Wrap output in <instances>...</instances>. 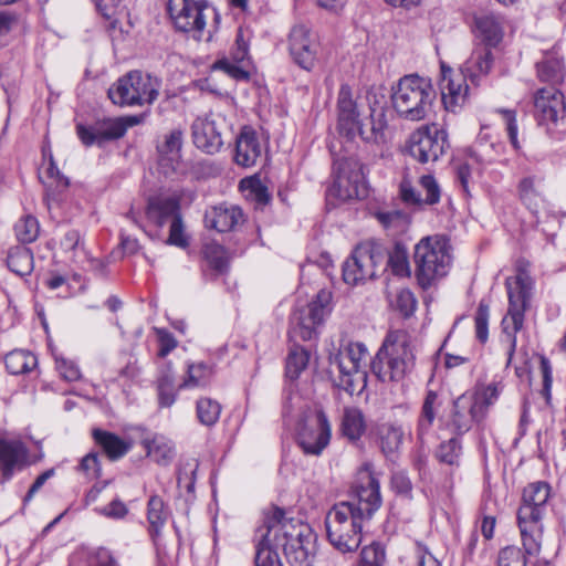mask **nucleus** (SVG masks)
Returning <instances> with one entry per match:
<instances>
[{
	"mask_svg": "<svg viewBox=\"0 0 566 566\" xmlns=\"http://www.w3.org/2000/svg\"><path fill=\"white\" fill-rule=\"evenodd\" d=\"M169 517L163 499L158 495H151L147 504V520L149 522V532L153 538L160 534L161 528Z\"/></svg>",
	"mask_w": 566,
	"mask_h": 566,
	"instance_id": "obj_35",
	"label": "nucleus"
},
{
	"mask_svg": "<svg viewBox=\"0 0 566 566\" xmlns=\"http://www.w3.org/2000/svg\"><path fill=\"white\" fill-rule=\"evenodd\" d=\"M178 390V387L176 388L175 386L172 365L171 363H168L157 379V397L159 407H171L177 399Z\"/></svg>",
	"mask_w": 566,
	"mask_h": 566,
	"instance_id": "obj_31",
	"label": "nucleus"
},
{
	"mask_svg": "<svg viewBox=\"0 0 566 566\" xmlns=\"http://www.w3.org/2000/svg\"><path fill=\"white\" fill-rule=\"evenodd\" d=\"M413 258L418 284L426 290L448 274L452 262L451 247L443 237H427L415 247Z\"/></svg>",
	"mask_w": 566,
	"mask_h": 566,
	"instance_id": "obj_4",
	"label": "nucleus"
},
{
	"mask_svg": "<svg viewBox=\"0 0 566 566\" xmlns=\"http://www.w3.org/2000/svg\"><path fill=\"white\" fill-rule=\"evenodd\" d=\"M6 368L12 375H22L31 371L38 364L36 357L29 350L15 349L7 354Z\"/></svg>",
	"mask_w": 566,
	"mask_h": 566,
	"instance_id": "obj_36",
	"label": "nucleus"
},
{
	"mask_svg": "<svg viewBox=\"0 0 566 566\" xmlns=\"http://www.w3.org/2000/svg\"><path fill=\"white\" fill-rule=\"evenodd\" d=\"M322 321H296L289 331V337L292 342L314 340L318 335V324Z\"/></svg>",
	"mask_w": 566,
	"mask_h": 566,
	"instance_id": "obj_50",
	"label": "nucleus"
},
{
	"mask_svg": "<svg viewBox=\"0 0 566 566\" xmlns=\"http://www.w3.org/2000/svg\"><path fill=\"white\" fill-rule=\"evenodd\" d=\"M333 296L329 290H321L307 304L305 318H324L329 316L333 311Z\"/></svg>",
	"mask_w": 566,
	"mask_h": 566,
	"instance_id": "obj_45",
	"label": "nucleus"
},
{
	"mask_svg": "<svg viewBox=\"0 0 566 566\" xmlns=\"http://www.w3.org/2000/svg\"><path fill=\"white\" fill-rule=\"evenodd\" d=\"M154 332L159 345L158 356L164 358L177 347L178 342L175 336L165 328L155 327Z\"/></svg>",
	"mask_w": 566,
	"mask_h": 566,
	"instance_id": "obj_61",
	"label": "nucleus"
},
{
	"mask_svg": "<svg viewBox=\"0 0 566 566\" xmlns=\"http://www.w3.org/2000/svg\"><path fill=\"white\" fill-rule=\"evenodd\" d=\"M502 342L509 344L507 366L511 364L516 348V333L523 327V321H502Z\"/></svg>",
	"mask_w": 566,
	"mask_h": 566,
	"instance_id": "obj_54",
	"label": "nucleus"
},
{
	"mask_svg": "<svg viewBox=\"0 0 566 566\" xmlns=\"http://www.w3.org/2000/svg\"><path fill=\"white\" fill-rule=\"evenodd\" d=\"M329 364L332 373L334 368L338 373L336 386L349 395L359 394L366 386V371L358 370L352 361L339 349L337 354L331 356Z\"/></svg>",
	"mask_w": 566,
	"mask_h": 566,
	"instance_id": "obj_19",
	"label": "nucleus"
},
{
	"mask_svg": "<svg viewBox=\"0 0 566 566\" xmlns=\"http://www.w3.org/2000/svg\"><path fill=\"white\" fill-rule=\"evenodd\" d=\"M335 166L336 176L329 188V195L340 201L364 197L365 187L359 164L353 158H339Z\"/></svg>",
	"mask_w": 566,
	"mask_h": 566,
	"instance_id": "obj_13",
	"label": "nucleus"
},
{
	"mask_svg": "<svg viewBox=\"0 0 566 566\" xmlns=\"http://www.w3.org/2000/svg\"><path fill=\"white\" fill-rule=\"evenodd\" d=\"M256 555L255 566H282L277 552L273 549L272 544L261 543V538L255 535Z\"/></svg>",
	"mask_w": 566,
	"mask_h": 566,
	"instance_id": "obj_55",
	"label": "nucleus"
},
{
	"mask_svg": "<svg viewBox=\"0 0 566 566\" xmlns=\"http://www.w3.org/2000/svg\"><path fill=\"white\" fill-rule=\"evenodd\" d=\"M447 146V133L437 125L418 128L410 135L408 142L409 154L421 164L437 161Z\"/></svg>",
	"mask_w": 566,
	"mask_h": 566,
	"instance_id": "obj_10",
	"label": "nucleus"
},
{
	"mask_svg": "<svg viewBox=\"0 0 566 566\" xmlns=\"http://www.w3.org/2000/svg\"><path fill=\"white\" fill-rule=\"evenodd\" d=\"M533 284L532 277L521 265L517 266L516 275L506 279L505 286L509 296L507 314L511 318H522L524 316L531 305Z\"/></svg>",
	"mask_w": 566,
	"mask_h": 566,
	"instance_id": "obj_17",
	"label": "nucleus"
},
{
	"mask_svg": "<svg viewBox=\"0 0 566 566\" xmlns=\"http://www.w3.org/2000/svg\"><path fill=\"white\" fill-rule=\"evenodd\" d=\"M436 99L431 81L417 74L405 75L392 88L391 103L399 117L419 122L426 118Z\"/></svg>",
	"mask_w": 566,
	"mask_h": 566,
	"instance_id": "obj_3",
	"label": "nucleus"
},
{
	"mask_svg": "<svg viewBox=\"0 0 566 566\" xmlns=\"http://www.w3.org/2000/svg\"><path fill=\"white\" fill-rule=\"evenodd\" d=\"M263 146L256 132L251 127H243L237 138L234 160L242 167H252L261 158Z\"/></svg>",
	"mask_w": 566,
	"mask_h": 566,
	"instance_id": "obj_23",
	"label": "nucleus"
},
{
	"mask_svg": "<svg viewBox=\"0 0 566 566\" xmlns=\"http://www.w3.org/2000/svg\"><path fill=\"white\" fill-rule=\"evenodd\" d=\"M549 495L551 486L548 483L542 481L531 483L523 491L520 507H527L533 513L544 515Z\"/></svg>",
	"mask_w": 566,
	"mask_h": 566,
	"instance_id": "obj_26",
	"label": "nucleus"
},
{
	"mask_svg": "<svg viewBox=\"0 0 566 566\" xmlns=\"http://www.w3.org/2000/svg\"><path fill=\"white\" fill-rule=\"evenodd\" d=\"M367 518L355 511L354 503L335 504L325 518L329 543L342 553L356 551L361 543V522Z\"/></svg>",
	"mask_w": 566,
	"mask_h": 566,
	"instance_id": "obj_5",
	"label": "nucleus"
},
{
	"mask_svg": "<svg viewBox=\"0 0 566 566\" xmlns=\"http://www.w3.org/2000/svg\"><path fill=\"white\" fill-rule=\"evenodd\" d=\"M211 373V368L203 363H189L187 364L186 376L179 384L178 389L205 387L209 382Z\"/></svg>",
	"mask_w": 566,
	"mask_h": 566,
	"instance_id": "obj_38",
	"label": "nucleus"
},
{
	"mask_svg": "<svg viewBox=\"0 0 566 566\" xmlns=\"http://www.w3.org/2000/svg\"><path fill=\"white\" fill-rule=\"evenodd\" d=\"M310 360V354L307 350H305L303 347L298 345H293L290 348L287 358H286V365H285V373L286 377L291 380H295L298 378L301 373L307 367Z\"/></svg>",
	"mask_w": 566,
	"mask_h": 566,
	"instance_id": "obj_44",
	"label": "nucleus"
},
{
	"mask_svg": "<svg viewBox=\"0 0 566 566\" xmlns=\"http://www.w3.org/2000/svg\"><path fill=\"white\" fill-rule=\"evenodd\" d=\"M17 239L22 243H31L40 233V224L35 217L27 214L19 219L14 226Z\"/></svg>",
	"mask_w": 566,
	"mask_h": 566,
	"instance_id": "obj_48",
	"label": "nucleus"
},
{
	"mask_svg": "<svg viewBox=\"0 0 566 566\" xmlns=\"http://www.w3.org/2000/svg\"><path fill=\"white\" fill-rule=\"evenodd\" d=\"M196 409L199 421L207 427L213 426L218 421L221 412L219 402L211 398H200L197 401Z\"/></svg>",
	"mask_w": 566,
	"mask_h": 566,
	"instance_id": "obj_49",
	"label": "nucleus"
},
{
	"mask_svg": "<svg viewBox=\"0 0 566 566\" xmlns=\"http://www.w3.org/2000/svg\"><path fill=\"white\" fill-rule=\"evenodd\" d=\"M475 27L479 36L488 46L497 45L503 38V27L501 18L485 13L475 18Z\"/></svg>",
	"mask_w": 566,
	"mask_h": 566,
	"instance_id": "obj_29",
	"label": "nucleus"
},
{
	"mask_svg": "<svg viewBox=\"0 0 566 566\" xmlns=\"http://www.w3.org/2000/svg\"><path fill=\"white\" fill-rule=\"evenodd\" d=\"M55 364L56 369L63 379L67 381H75L81 378L80 368L74 361L56 357Z\"/></svg>",
	"mask_w": 566,
	"mask_h": 566,
	"instance_id": "obj_64",
	"label": "nucleus"
},
{
	"mask_svg": "<svg viewBox=\"0 0 566 566\" xmlns=\"http://www.w3.org/2000/svg\"><path fill=\"white\" fill-rule=\"evenodd\" d=\"M390 305L402 316L409 317L416 310L417 300L411 291L403 289L396 293Z\"/></svg>",
	"mask_w": 566,
	"mask_h": 566,
	"instance_id": "obj_51",
	"label": "nucleus"
},
{
	"mask_svg": "<svg viewBox=\"0 0 566 566\" xmlns=\"http://www.w3.org/2000/svg\"><path fill=\"white\" fill-rule=\"evenodd\" d=\"M493 63L492 52L488 46L475 49L470 59L464 64V71L472 77L485 75L491 70Z\"/></svg>",
	"mask_w": 566,
	"mask_h": 566,
	"instance_id": "obj_37",
	"label": "nucleus"
},
{
	"mask_svg": "<svg viewBox=\"0 0 566 566\" xmlns=\"http://www.w3.org/2000/svg\"><path fill=\"white\" fill-rule=\"evenodd\" d=\"M123 0H97L96 7L106 19H115L125 13Z\"/></svg>",
	"mask_w": 566,
	"mask_h": 566,
	"instance_id": "obj_62",
	"label": "nucleus"
},
{
	"mask_svg": "<svg viewBox=\"0 0 566 566\" xmlns=\"http://www.w3.org/2000/svg\"><path fill=\"white\" fill-rule=\"evenodd\" d=\"M437 399L438 395L434 391H429L424 398L417 426V437L419 440H423L433 424Z\"/></svg>",
	"mask_w": 566,
	"mask_h": 566,
	"instance_id": "obj_43",
	"label": "nucleus"
},
{
	"mask_svg": "<svg viewBox=\"0 0 566 566\" xmlns=\"http://www.w3.org/2000/svg\"><path fill=\"white\" fill-rule=\"evenodd\" d=\"M537 74L541 81L558 84L564 80L565 67L562 59L556 53H547L537 63Z\"/></svg>",
	"mask_w": 566,
	"mask_h": 566,
	"instance_id": "obj_33",
	"label": "nucleus"
},
{
	"mask_svg": "<svg viewBox=\"0 0 566 566\" xmlns=\"http://www.w3.org/2000/svg\"><path fill=\"white\" fill-rule=\"evenodd\" d=\"M242 221V211L237 206L220 205L211 207L205 213L206 227L218 232L233 230Z\"/></svg>",
	"mask_w": 566,
	"mask_h": 566,
	"instance_id": "obj_24",
	"label": "nucleus"
},
{
	"mask_svg": "<svg viewBox=\"0 0 566 566\" xmlns=\"http://www.w3.org/2000/svg\"><path fill=\"white\" fill-rule=\"evenodd\" d=\"M203 0H169L168 12L177 30L201 39L206 27Z\"/></svg>",
	"mask_w": 566,
	"mask_h": 566,
	"instance_id": "obj_12",
	"label": "nucleus"
},
{
	"mask_svg": "<svg viewBox=\"0 0 566 566\" xmlns=\"http://www.w3.org/2000/svg\"><path fill=\"white\" fill-rule=\"evenodd\" d=\"M338 130L348 139L356 136L357 122L360 112L356 101L353 99L352 90L348 85H342L337 97Z\"/></svg>",
	"mask_w": 566,
	"mask_h": 566,
	"instance_id": "obj_22",
	"label": "nucleus"
},
{
	"mask_svg": "<svg viewBox=\"0 0 566 566\" xmlns=\"http://www.w3.org/2000/svg\"><path fill=\"white\" fill-rule=\"evenodd\" d=\"M385 252L380 245L365 242L358 244L343 265L345 283L357 285L376 276L384 270Z\"/></svg>",
	"mask_w": 566,
	"mask_h": 566,
	"instance_id": "obj_9",
	"label": "nucleus"
},
{
	"mask_svg": "<svg viewBox=\"0 0 566 566\" xmlns=\"http://www.w3.org/2000/svg\"><path fill=\"white\" fill-rule=\"evenodd\" d=\"M360 555L363 566H384L386 560L385 549L376 543L364 547Z\"/></svg>",
	"mask_w": 566,
	"mask_h": 566,
	"instance_id": "obj_58",
	"label": "nucleus"
},
{
	"mask_svg": "<svg viewBox=\"0 0 566 566\" xmlns=\"http://www.w3.org/2000/svg\"><path fill=\"white\" fill-rule=\"evenodd\" d=\"M97 126L102 144L112 139L120 138L125 135V124L122 118L98 122Z\"/></svg>",
	"mask_w": 566,
	"mask_h": 566,
	"instance_id": "obj_53",
	"label": "nucleus"
},
{
	"mask_svg": "<svg viewBox=\"0 0 566 566\" xmlns=\"http://www.w3.org/2000/svg\"><path fill=\"white\" fill-rule=\"evenodd\" d=\"M534 106L539 124L556 123L559 117H564L566 112L564 95L555 87L537 91Z\"/></svg>",
	"mask_w": 566,
	"mask_h": 566,
	"instance_id": "obj_20",
	"label": "nucleus"
},
{
	"mask_svg": "<svg viewBox=\"0 0 566 566\" xmlns=\"http://www.w3.org/2000/svg\"><path fill=\"white\" fill-rule=\"evenodd\" d=\"M226 120L221 115L210 113L197 117L191 126L193 144L207 154H217L222 148Z\"/></svg>",
	"mask_w": 566,
	"mask_h": 566,
	"instance_id": "obj_14",
	"label": "nucleus"
},
{
	"mask_svg": "<svg viewBox=\"0 0 566 566\" xmlns=\"http://www.w3.org/2000/svg\"><path fill=\"white\" fill-rule=\"evenodd\" d=\"M239 28L235 36V43L231 50V59L237 63H243L249 60V35Z\"/></svg>",
	"mask_w": 566,
	"mask_h": 566,
	"instance_id": "obj_59",
	"label": "nucleus"
},
{
	"mask_svg": "<svg viewBox=\"0 0 566 566\" xmlns=\"http://www.w3.org/2000/svg\"><path fill=\"white\" fill-rule=\"evenodd\" d=\"M161 80L134 70L120 76L109 88V99L118 106L151 105L159 96Z\"/></svg>",
	"mask_w": 566,
	"mask_h": 566,
	"instance_id": "obj_7",
	"label": "nucleus"
},
{
	"mask_svg": "<svg viewBox=\"0 0 566 566\" xmlns=\"http://www.w3.org/2000/svg\"><path fill=\"white\" fill-rule=\"evenodd\" d=\"M8 268L15 274L23 276L33 269V255L25 247L12 248L7 258Z\"/></svg>",
	"mask_w": 566,
	"mask_h": 566,
	"instance_id": "obj_39",
	"label": "nucleus"
},
{
	"mask_svg": "<svg viewBox=\"0 0 566 566\" xmlns=\"http://www.w3.org/2000/svg\"><path fill=\"white\" fill-rule=\"evenodd\" d=\"M182 146V132L174 129L164 137V142L158 145L157 149L163 160L167 159L171 166L177 163L180 157Z\"/></svg>",
	"mask_w": 566,
	"mask_h": 566,
	"instance_id": "obj_46",
	"label": "nucleus"
},
{
	"mask_svg": "<svg viewBox=\"0 0 566 566\" xmlns=\"http://www.w3.org/2000/svg\"><path fill=\"white\" fill-rule=\"evenodd\" d=\"M505 146L502 143H488L483 136L468 148L467 154L474 163L480 166H486L495 163L503 154Z\"/></svg>",
	"mask_w": 566,
	"mask_h": 566,
	"instance_id": "obj_27",
	"label": "nucleus"
},
{
	"mask_svg": "<svg viewBox=\"0 0 566 566\" xmlns=\"http://www.w3.org/2000/svg\"><path fill=\"white\" fill-rule=\"evenodd\" d=\"M527 556L516 546H506L499 553L497 566H527Z\"/></svg>",
	"mask_w": 566,
	"mask_h": 566,
	"instance_id": "obj_56",
	"label": "nucleus"
},
{
	"mask_svg": "<svg viewBox=\"0 0 566 566\" xmlns=\"http://www.w3.org/2000/svg\"><path fill=\"white\" fill-rule=\"evenodd\" d=\"M439 86L446 109L455 112L464 103L468 93L464 75L442 66Z\"/></svg>",
	"mask_w": 566,
	"mask_h": 566,
	"instance_id": "obj_21",
	"label": "nucleus"
},
{
	"mask_svg": "<svg viewBox=\"0 0 566 566\" xmlns=\"http://www.w3.org/2000/svg\"><path fill=\"white\" fill-rule=\"evenodd\" d=\"M461 449L460 441L457 438H451L439 446L436 455L440 462L455 465L459 463Z\"/></svg>",
	"mask_w": 566,
	"mask_h": 566,
	"instance_id": "obj_52",
	"label": "nucleus"
},
{
	"mask_svg": "<svg viewBox=\"0 0 566 566\" xmlns=\"http://www.w3.org/2000/svg\"><path fill=\"white\" fill-rule=\"evenodd\" d=\"M202 253L208 265L213 271L219 274L227 271L230 258L227 250L221 244L216 242L207 243L203 247Z\"/></svg>",
	"mask_w": 566,
	"mask_h": 566,
	"instance_id": "obj_47",
	"label": "nucleus"
},
{
	"mask_svg": "<svg viewBox=\"0 0 566 566\" xmlns=\"http://www.w3.org/2000/svg\"><path fill=\"white\" fill-rule=\"evenodd\" d=\"M213 70H220L228 74L230 77L241 81L248 80L249 73L244 70L241 63H237L233 60L230 61L228 59H221L214 62Z\"/></svg>",
	"mask_w": 566,
	"mask_h": 566,
	"instance_id": "obj_60",
	"label": "nucleus"
},
{
	"mask_svg": "<svg viewBox=\"0 0 566 566\" xmlns=\"http://www.w3.org/2000/svg\"><path fill=\"white\" fill-rule=\"evenodd\" d=\"M544 515L533 513L527 507H518L517 525L521 535L523 549L528 556H536L542 549L544 526L542 524Z\"/></svg>",
	"mask_w": 566,
	"mask_h": 566,
	"instance_id": "obj_18",
	"label": "nucleus"
},
{
	"mask_svg": "<svg viewBox=\"0 0 566 566\" xmlns=\"http://www.w3.org/2000/svg\"><path fill=\"white\" fill-rule=\"evenodd\" d=\"M289 50L294 62L310 71L315 66L319 50L317 35L304 24L294 25L289 36Z\"/></svg>",
	"mask_w": 566,
	"mask_h": 566,
	"instance_id": "obj_15",
	"label": "nucleus"
},
{
	"mask_svg": "<svg viewBox=\"0 0 566 566\" xmlns=\"http://www.w3.org/2000/svg\"><path fill=\"white\" fill-rule=\"evenodd\" d=\"M518 197L521 201L533 213H536L544 202L542 193L535 187L534 177L523 178L517 186Z\"/></svg>",
	"mask_w": 566,
	"mask_h": 566,
	"instance_id": "obj_42",
	"label": "nucleus"
},
{
	"mask_svg": "<svg viewBox=\"0 0 566 566\" xmlns=\"http://www.w3.org/2000/svg\"><path fill=\"white\" fill-rule=\"evenodd\" d=\"M497 398L499 390L493 384L462 394L452 403L447 427L459 436L468 432L473 423L484 419L489 407Z\"/></svg>",
	"mask_w": 566,
	"mask_h": 566,
	"instance_id": "obj_6",
	"label": "nucleus"
},
{
	"mask_svg": "<svg viewBox=\"0 0 566 566\" xmlns=\"http://www.w3.org/2000/svg\"><path fill=\"white\" fill-rule=\"evenodd\" d=\"M387 126L382 111L377 112L370 107L369 123L357 122L356 135H359L364 142L380 143L384 140V132Z\"/></svg>",
	"mask_w": 566,
	"mask_h": 566,
	"instance_id": "obj_30",
	"label": "nucleus"
},
{
	"mask_svg": "<svg viewBox=\"0 0 566 566\" xmlns=\"http://www.w3.org/2000/svg\"><path fill=\"white\" fill-rule=\"evenodd\" d=\"M147 220L161 228L166 223H170L169 237L166 243L179 248L188 245V239L185 234V226L180 213V196L174 193L171 196H159L148 200L146 208Z\"/></svg>",
	"mask_w": 566,
	"mask_h": 566,
	"instance_id": "obj_8",
	"label": "nucleus"
},
{
	"mask_svg": "<svg viewBox=\"0 0 566 566\" xmlns=\"http://www.w3.org/2000/svg\"><path fill=\"white\" fill-rule=\"evenodd\" d=\"M355 511L369 520L381 505L379 482L368 465L358 472Z\"/></svg>",
	"mask_w": 566,
	"mask_h": 566,
	"instance_id": "obj_16",
	"label": "nucleus"
},
{
	"mask_svg": "<svg viewBox=\"0 0 566 566\" xmlns=\"http://www.w3.org/2000/svg\"><path fill=\"white\" fill-rule=\"evenodd\" d=\"M380 449L386 457L396 453L403 440V430L394 423H382L377 428Z\"/></svg>",
	"mask_w": 566,
	"mask_h": 566,
	"instance_id": "obj_32",
	"label": "nucleus"
},
{
	"mask_svg": "<svg viewBox=\"0 0 566 566\" xmlns=\"http://www.w3.org/2000/svg\"><path fill=\"white\" fill-rule=\"evenodd\" d=\"M342 353L352 361V365L358 370H364L365 360L368 356V350L363 343H348L340 348Z\"/></svg>",
	"mask_w": 566,
	"mask_h": 566,
	"instance_id": "obj_57",
	"label": "nucleus"
},
{
	"mask_svg": "<svg viewBox=\"0 0 566 566\" xmlns=\"http://www.w3.org/2000/svg\"><path fill=\"white\" fill-rule=\"evenodd\" d=\"M93 437L111 460L122 458L129 449V446L114 433L95 429Z\"/></svg>",
	"mask_w": 566,
	"mask_h": 566,
	"instance_id": "obj_34",
	"label": "nucleus"
},
{
	"mask_svg": "<svg viewBox=\"0 0 566 566\" xmlns=\"http://www.w3.org/2000/svg\"><path fill=\"white\" fill-rule=\"evenodd\" d=\"M420 185L426 191L423 202L427 205H434L440 200V187L431 175H424L420 178Z\"/></svg>",
	"mask_w": 566,
	"mask_h": 566,
	"instance_id": "obj_63",
	"label": "nucleus"
},
{
	"mask_svg": "<svg viewBox=\"0 0 566 566\" xmlns=\"http://www.w3.org/2000/svg\"><path fill=\"white\" fill-rule=\"evenodd\" d=\"M340 431L350 442L359 441L366 431L363 411L356 407H346L343 411Z\"/></svg>",
	"mask_w": 566,
	"mask_h": 566,
	"instance_id": "obj_28",
	"label": "nucleus"
},
{
	"mask_svg": "<svg viewBox=\"0 0 566 566\" xmlns=\"http://www.w3.org/2000/svg\"><path fill=\"white\" fill-rule=\"evenodd\" d=\"M147 454L158 464H168L175 455L172 442L163 437L156 436L146 443Z\"/></svg>",
	"mask_w": 566,
	"mask_h": 566,
	"instance_id": "obj_41",
	"label": "nucleus"
},
{
	"mask_svg": "<svg viewBox=\"0 0 566 566\" xmlns=\"http://www.w3.org/2000/svg\"><path fill=\"white\" fill-rule=\"evenodd\" d=\"M331 436V423L326 415L319 410L315 417L300 421L296 441L305 454L319 455L328 446Z\"/></svg>",
	"mask_w": 566,
	"mask_h": 566,
	"instance_id": "obj_11",
	"label": "nucleus"
},
{
	"mask_svg": "<svg viewBox=\"0 0 566 566\" xmlns=\"http://www.w3.org/2000/svg\"><path fill=\"white\" fill-rule=\"evenodd\" d=\"M261 543L272 544L274 551L282 548L289 563L295 566H314L316 537L308 524L286 518L285 512L273 507L264 515L263 524L256 528Z\"/></svg>",
	"mask_w": 566,
	"mask_h": 566,
	"instance_id": "obj_1",
	"label": "nucleus"
},
{
	"mask_svg": "<svg viewBox=\"0 0 566 566\" xmlns=\"http://www.w3.org/2000/svg\"><path fill=\"white\" fill-rule=\"evenodd\" d=\"M27 455V449L21 442L0 440V467L3 476L10 479L15 469H21Z\"/></svg>",
	"mask_w": 566,
	"mask_h": 566,
	"instance_id": "obj_25",
	"label": "nucleus"
},
{
	"mask_svg": "<svg viewBox=\"0 0 566 566\" xmlns=\"http://www.w3.org/2000/svg\"><path fill=\"white\" fill-rule=\"evenodd\" d=\"M413 340L403 329L389 331L376 358L371 363L374 374L381 381H399L415 366Z\"/></svg>",
	"mask_w": 566,
	"mask_h": 566,
	"instance_id": "obj_2",
	"label": "nucleus"
},
{
	"mask_svg": "<svg viewBox=\"0 0 566 566\" xmlns=\"http://www.w3.org/2000/svg\"><path fill=\"white\" fill-rule=\"evenodd\" d=\"M385 266H388L396 276H409L411 270L407 249L400 243L395 244L388 255L385 254Z\"/></svg>",
	"mask_w": 566,
	"mask_h": 566,
	"instance_id": "obj_40",
	"label": "nucleus"
}]
</instances>
